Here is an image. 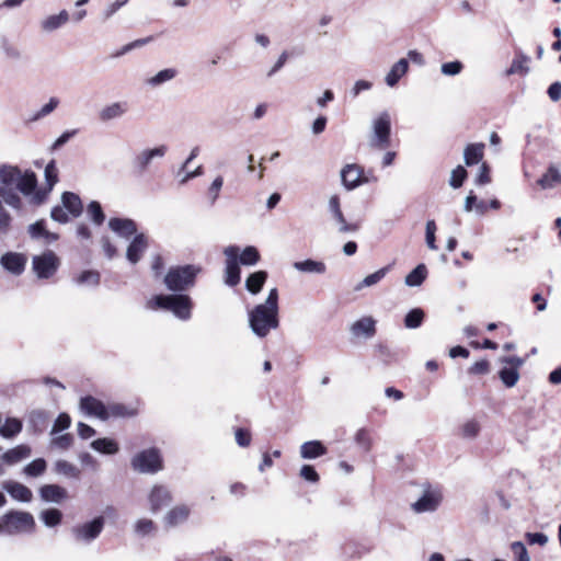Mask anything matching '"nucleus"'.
Here are the masks:
<instances>
[{"instance_id": "obj_54", "label": "nucleus", "mask_w": 561, "mask_h": 561, "mask_svg": "<svg viewBox=\"0 0 561 561\" xmlns=\"http://www.w3.org/2000/svg\"><path fill=\"white\" fill-rule=\"evenodd\" d=\"M71 419L67 413H60L54 422V425L50 431V435H56L61 431H65L70 427Z\"/></svg>"}, {"instance_id": "obj_52", "label": "nucleus", "mask_w": 561, "mask_h": 561, "mask_svg": "<svg viewBox=\"0 0 561 561\" xmlns=\"http://www.w3.org/2000/svg\"><path fill=\"white\" fill-rule=\"evenodd\" d=\"M79 285L98 286L100 284V273L96 271H84L76 279Z\"/></svg>"}, {"instance_id": "obj_34", "label": "nucleus", "mask_w": 561, "mask_h": 561, "mask_svg": "<svg viewBox=\"0 0 561 561\" xmlns=\"http://www.w3.org/2000/svg\"><path fill=\"white\" fill-rule=\"evenodd\" d=\"M37 185V179L34 172L26 171L24 174H20V179L16 184V190L24 195L31 194Z\"/></svg>"}, {"instance_id": "obj_4", "label": "nucleus", "mask_w": 561, "mask_h": 561, "mask_svg": "<svg viewBox=\"0 0 561 561\" xmlns=\"http://www.w3.org/2000/svg\"><path fill=\"white\" fill-rule=\"evenodd\" d=\"M153 302L156 308L170 310L181 320H188L192 316L193 302L187 295H157Z\"/></svg>"}, {"instance_id": "obj_47", "label": "nucleus", "mask_w": 561, "mask_h": 561, "mask_svg": "<svg viewBox=\"0 0 561 561\" xmlns=\"http://www.w3.org/2000/svg\"><path fill=\"white\" fill-rule=\"evenodd\" d=\"M73 444V436L69 433H65L61 435H51L50 447L57 448L59 450H67Z\"/></svg>"}, {"instance_id": "obj_9", "label": "nucleus", "mask_w": 561, "mask_h": 561, "mask_svg": "<svg viewBox=\"0 0 561 561\" xmlns=\"http://www.w3.org/2000/svg\"><path fill=\"white\" fill-rule=\"evenodd\" d=\"M105 519L98 516L94 519L72 527L71 533L78 542L90 543L95 540L104 528Z\"/></svg>"}, {"instance_id": "obj_48", "label": "nucleus", "mask_w": 561, "mask_h": 561, "mask_svg": "<svg viewBox=\"0 0 561 561\" xmlns=\"http://www.w3.org/2000/svg\"><path fill=\"white\" fill-rule=\"evenodd\" d=\"M39 517L47 527H55L60 524L62 514L57 508H48L43 511Z\"/></svg>"}, {"instance_id": "obj_11", "label": "nucleus", "mask_w": 561, "mask_h": 561, "mask_svg": "<svg viewBox=\"0 0 561 561\" xmlns=\"http://www.w3.org/2000/svg\"><path fill=\"white\" fill-rule=\"evenodd\" d=\"M442 493L438 490L427 489L423 495L412 504V508L416 513L434 512L442 502Z\"/></svg>"}, {"instance_id": "obj_29", "label": "nucleus", "mask_w": 561, "mask_h": 561, "mask_svg": "<svg viewBox=\"0 0 561 561\" xmlns=\"http://www.w3.org/2000/svg\"><path fill=\"white\" fill-rule=\"evenodd\" d=\"M21 170L13 165H1L0 167V183L1 187H16L20 179Z\"/></svg>"}, {"instance_id": "obj_64", "label": "nucleus", "mask_w": 561, "mask_h": 561, "mask_svg": "<svg viewBox=\"0 0 561 561\" xmlns=\"http://www.w3.org/2000/svg\"><path fill=\"white\" fill-rule=\"evenodd\" d=\"M300 477L309 482L316 483L319 481V474L316 469L310 465H304L300 469Z\"/></svg>"}, {"instance_id": "obj_8", "label": "nucleus", "mask_w": 561, "mask_h": 561, "mask_svg": "<svg viewBox=\"0 0 561 561\" xmlns=\"http://www.w3.org/2000/svg\"><path fill=\"white\" fill-rule=\"evenodd\" d=\"M58 256L50 250L32 259V267L38 278L47 279L54 276L59 267Z\"/></svg>"}, {"instance_id": "obj_51", "label": "nucleus", "mask_w": 561, "mask_h": 561, "mask_svg": "<svg viewBox=\"0 0 561 561\" xmlns=\"http://www.w3.org/2000/svg\"><path fill=\"white\" fill-rule=\"evenodd\" d=\"M45 181L50 191L54 185L58 182V170L55 160L49 161L45 167Z\"/></svg>"}, {"instance_id": "obj_6", "label": "nucleus", "mask_w": 561, "mask_h": 561, "mask_svg": "<svg viewBox=\"0 0 561 561\" xmlns=\"http://www.w3.org/2000/svg\"><path fill=\"white\" fill-rule=\"evenodd\" d=\"M133 468L141 473H154L162 469V459L157 448L142 450L131 459Z\"/></svg>"}, {"instance_id": "obj_10", "label": "nucleus", "mask_w": 561, "mask_h": 561, "mask_svg": "<svg viewBox=\"0 0 561 561\" xmlns=\"http://www.w3.org/2000/svg\"><path fill=\"white\" fill-rule=\"evenodd\" d=\"M239 251L237 245H229L224 250L226 255L225 283L230 287L240 283Z\"/></svg>"}, {"instance_id": "obj_17", "label": "nucleus", "mask_w": 561, "mask_h": 561, "mask_svg": "<svg viewBox=\"0 0 561 561\" xmlns=\"http://www.w3.org/2000/svg\"><path fill=\"white\" fill-rule=\"evenodd\" d=\"M148 248V239L144 233H138L134 237L126 251V259L136 264L140 261L142 253Z\"/></svg>"}, {"instance_id": "obj_50", "label": "nucleus", "mask_w": 561, "mask_h": 561, "mask_svg": "<svg viewBox=\"0 0 561 561\" xmlns=\"http://www.w3.org/2000/svg\"><path fill=\"white\" fill-rule=\"evenodd\" d=\"M48 415L43 410H35L30 413V423L36 432H42L47 423Z\"/></svg>"}, {"instance_id": "obj_24", "label": "nucleus", "mask_w": 561, "mask_h": 561, "mask_svg": "<svg viewBox=\"0 0 561 561\" xmlns=\"http://www.w3.org/2000/svg\"><path fill=\"white\" fill-rule=\"evenodd\" d=\"M31 453V447L22 444L7 450L4 454H2L1 458L4 463L12 466L22 461L23 459L28 458Z\"/></svg>"}, {"instance_id": "obj_7", "label": "nucleus", "mask_w": 561, "mask_h": 561, "mask_svg": "<svg viewBox=\"0 0 561 561\" xmlns=\"http://www.w3.org/2000/svg\"><path fill=\"white\" fill-rule=\"evenodd\" d=\"M168 151L165 145L154 148H146L139 151L130 161V167L136 175L145 174L154 159L163 158Z\"/></svg>"}, {"instance_id": "obj_63", "label": "nucleus", "mask_w": 561, "mask_h": 561, "mask_svg": "<svg viewBox=\"0 0 561 561\" xmlns=\"http://www.w3.org/2000/svg\"><path fill=\"white\" fill-rule=\"evenodd\" d=\"M45 230H46L45 221L43 219L37 220L36 222L28 226V233L32 239L43 238Z\"/></svg>"}, {"instance_id": "obj_53", "label": "nucleus", "mask_w": 561, "mask_h": 561, "mask_svg": "<svg viewBox=\"0 0 561 561\" xmlns=\"http://www.w3.org/2000/svg\"><path fill=\"white\" fill-rule=\"evenodd\" d=\"M467 174V170L463 167L458 165L451 171L449 185L454 188H459L463 184Z\"/></svg>"}, {"instance_id": "obj_14", "label": "nucleus", "mask_w": 561, "mask_h": 561, "mask_svg": "<svg viewBox=\"0 0 561 561\" xmlns=\"http://www.w3.org/2000/svg\"><path fill=\"white\" fill-rule=\"evenodd\" d=\"M80 409L88 415H94L102 421H106L110 417L107 408L99 399L87 396L80 400Z\"/></svg>"}, {"instance_id": "obj_28", "label": "nucleus", "mask_w": 561, "mask_h": 561, "mask_svg": "<svg viewBox=\"0 0 561 561\" xmlns=\"http://www.w3.org/2000/svg\"><path fill=\"white\" fill-rule=\"evenodd\" d=\"M409 62L405 58L398 60L387 73L385 81L389 87H394L399 80L407 73Z\"/></svg>"}, {"instance_id": "obj_32", "label": "nucleus", "mask_w": 561, "mask_h": 561, "mask_svg": "<svg viewBox=\"0 0 561 561\" xmlns=\"http://www.w3.org/2000/svg\"><path fill=\"white\" fill-rule=\"evenodd\" d=\"M178 76V70L175 68H165L157 72L154 76L148 78L146 80V84L156 88L160 87L163 83L173 80Z\"/></svg>"}, {"instance_id": "obj_5", "label": "nucleus", "mask_w": 561, "mask_h": 561, "mask_svg": "<svg viewBox=\"0 0 561 561\" xmlns=\"http://www.w3.org/2000/svg\"><path fill=\"white\" fill-rule=\"evenodd\" d=\"M390 134L391 117L387 111H383L371 122L369 147L378 150L387 149L390 146Z\"/></svg>"}, {"instance_id": "obj_60", "label": "nucleus", "mask_w": 561, "mask_h": 561, "mask_svg": "<svg viewBox=\"0 0 561 561\" xmlns=\"http://www.w3.org/2000/svg\"><path fill=\"white\" fill-rule=\"evenodd\" d=\"M356 443L365 450L369 451L371 448V438L365 428H360L355 436Z\"/></svg>"}, {"instance_id": "obj_39", "label": "nucleus", "mask_w": 561, "mask_h": 561, "mask_svg": "<svg viewBox=\"0 0 561 561\" xmlns=\"http://www.w3.org/2000/svg\"><path fill=\"white\" fill-rule=\"evenodd\" d=\"M427 274L426 266L424 264H419L414 270H412L407 276H405V285L410 287H416L420 286Z\"/></svg>"}, {"instance_id": "obj_16", "label": "nucleus", "mask_w": 561, "mask_h": 561, "mask_svg": "<svg viewBox=\"0 0 561 561\" xmlns=\"http://www.w3.org/2000/svg\"><path fill=\"white\" fill-rule=\"evenodd\" d=\"M350 331L355 337L370 339L376 334V321L371 317H363L352 323Z\"/></svg>"}, {"instance_id": "obj_44", "label": "nucleus", "mask_w": 561, "mask_h": 561, "mask_svg": "<svg viewBox=\"0 0 561 561\" xmlns=\"http://www.w3.org/2000/svg\"><path fill=\"white\" fill-rule=\"evenodd\" d=\"M46 468H47L46 460L44 458H37V459H34L33 461H31L30 463H27L24 467L23 472L27 477L36 478V477L42 476L46 471Z\"/></svg>"}, {"instance_id": "obj_45", "label": "nucleus", "mask_w": 561, "mask_h": 561, "mask_svg": "<svg viewBox=\"0 0 561 561\" xmlns=\"http://www.w3.org/2000/svg\"><path fill=\"white\" fill-rule=\"evenodd\" d=\"M238 260L242 265H254L260 261V253L255 247L249 245L239 254Z\"/></svg>"}, {"instance_id": "obj_25", "label": "nucleus", "mask_w": 561, "mask_h": 561, "mask_svg": "<svg viewBox=\"0 0 561 561\" xmlns=\"http://www.w3.org/2000/svg\"><path fill=\"white\" fill-rule=\"evenodd\" d=\"M530 57L524 54L522 50L516 51L514 59L508 69H506L505 75H520L526 76L529 72V64Z\"/></svg>"}, {"instance_id": "obj_26", "label": "nucleus", "mask_w": 561, "mask_h": 561, "mask_svg": "<svg viewBox=\"0 0 561 561\" xmlns=\"http://www.w3.org/2000/svg\"><path fill=\"white\" fill-rule=\"evenodd\" d=\"M69 21L67 10H61L58 14L48 15L41 22V28L46 33H51Z\"/></svg>"}, {"instance_id": "obj_18", "label": "nucleus", "mask_w": 561, "mask_h": 561, "mask_svg": "<svg viewBox=\"0 0 561 561\" xmlns=\"http://www.w3.org/2000/svg\"><path fill=\"white\" fill-rule=\"evenodd\" d=\"M108 227L113 232L125 239H128L133 234L136 236L137 232L136 222L129 218H111Z\"/></svg>"}, {"instance_id": "obj_12", "label": "nucleus", "mask_w": 561, "mask_h": 561, "mask_svg": "<svg viewBox=\"0 0 561 561\" xmlns=\"http://www.w3.org/2000/svg\"><path fill=\"white\" fill-rule=\"evenodd\" d=\"M364 170L356 163L346 164L341 170V181L346 190H354L366 180L363 178Z\"/></svg>"}, {"instance_id": "obj_62", "label": "nucleus", "mask_w": 561, "mask_h": 561, "mask_svg": "<svg viewBox=\"0 0 561 561\" xmlns=\"http://www.w3.org/2000/svg\"><path fill=\"white\" fill-rule=\"evenodd\" d=\"M462 69V64L460 61H450L442 65L440 70L445 76H456Z\"/></svg>"}, {"instance_id": "obj_21", "label": "nucleus", "mask_w": 561, "mask_h": 561, "mask_svg": "<svg viewBox=\"0 0 561 561\" xmlns=\"http://www.w3.org/2000/svg\"><path fill=\"white\" fill-rule=\"evenodd\" d=\"M151 512L156 513L160 508L167 506L171 502V494L168 489L157 485L151 490L149 495Z\"/></svg>"}, {"instance_id": "obj_41", "label": "nucleus", "mask_w": 561, "mask_h": 561, "mask_svg": "<svg viewBox=\"0 0 561 561\" xmlns=\"http://www.w3.org/2000/svg\"><path fill=\"white\" fill-rule=\"evenodd\" d=\"M499 377L505 387L512 388L519 380V371L515 367H503L499 371Z\"/></svg>"}, {"instance_id": "obj_27", "label": "nucleus", "mask_w": 561, "mask_h": 561, "mask_svg": "<svg viewBox=\"0 0 561 561\" xmlns=\"http://www.w3.org/2000/svg\"><path fill=\"white\" fill-rule=\"evenodd\" d=\"M325 454L327 448L320 440H309L300 446V456L304 459H316Z\"/></svg>"}, {"instance_id": "obj_15", "label": "nucleus", "mask_w": 561, "mask_h": 561, "mask_svg": "<svg viewBox=\"0 0 561 561\" xmlns=\"http://www.w3.org/2000/svg\"><path fill=\"white\" fill-rule=\"evenodd\" d=\"M329 210L331 211L335 221L340 225V232H354L358 229L355 224H347L341 210L340 198L337 195H332L329 199Z\"/></svg>"}, {"instance_id": "obj_23", "label": "nucleus", "mask_w": 561, "mask_h": 561, "mask_svg": "<svg viewBox=\"0 0 561 561\" xmlns=\"http://www.w3.org/2000/svg\"><path fill=\"white\" fill-rule=\"evenodd\" d=\"M39 495L45 502L61 503L67 499V491L57 484H46L39 489Z\"/></svg>"}, {"instance_id": "obj_42", "label": "nucleus", "mask_w": 561, "mask_h": 561, "mask_svg": "<svg viewBox=\"0 0 561 561\" xmlns=\"http://www.w3.org/2000/svg\"><path fill=\"white\" fill-rule=\"evenodd\" d=\"M389 266L382 267L373 274L367 275L360 283L355 286V290H362L365 287H370L379 283L388 273Z\"/></svg>"}, {"instance_id": "obj_13", "label": "nucleus", "mask_w": 561, "mask_h": 561, "mask_svg": "<svg viewBox=\"0 0 561 561\" xmlns=\"http://www.w3.org/2000/svg\"><path fill=\"white\" fill-rule=\"evenodd\" d=\"M1 266L13 275H21L26 265V256L18 252H7L0 259Z\"/></svg>"}, {"instance_id": "obj_61", "label": "nucleus", "mask_w": 561, "mask_h": 561, "mask_svg": "<svg viewBox=\"0 0 561 561\" xmlns=\"http://www.w3.org/2000/svg\"><path fill=\"white\" fill-rule=\"evenodd\" d=\"M78 129L66 130L62 133L51 145L50 150L55 151L66 145L73 136H76Z\"/></svg>"}, {"instance_id": "obj_33", "label": "nucleus", "mask_w": 561, "mask_h": 561, "mask_svg": "<svg viewBox=\"0 0 561 561\" xmlns=\"http://www.w3.org/2000/svg\"><path fill=\"white\" fill-rule=\"evenodd\" d=\"M267 278L265 271H257L248 276L245 279V288L253 295L259 294Z\"/></svg>"}, {"instance_id": "obj_46", "label": "nucleus", "mask_w": 561, "mask_h": 561, "mask_svg": "<svg viewBox=\"0 0 561 561\" xmlns=\"http://www.w3.org/2000/svg\"><path fill=\"white\" fill-rule=\"evenodd\" d=\"M423 319H424V311L420 308H414L405 314L404 325L408 329H416L422 324Z\"/></svg>"}, {"instance_id": "obj_2", "label": "nucleus", "mask_w": 561, "mask_h": 561, "mask_svg": "<svg viewBox=\"0 0 561 561\" xmlns=\"http://www.w3.org/2000/svg\"><path fill=\"white\" fill-rule=\"evenodd\" d=\"M201 272L202 267L193 264L171 267L164 276V284L171 291H185L194 286Z\"/></svg>"}, {"instance_id": "obj_20", "label": "nucleus", "mask_w": 561, "mask_h": 561, "mask_svg": "<svg viewBox=\"0 0 561 561\" xmlns=\"http://www.w3.org/2000/svg\"><path fill=\"white\" fill-rule=\"evenodd\" d=\"M2 488L16 501L28 503L32 501V491L16 481H5Z\"/></svg>"}, {"instance_id": "obj_36", "label": "nucleus", "mask_w": 561, "mask_h": 561, "mask_svg": "<svg viewBox=\"0 0 561 561\" xmlns=\"http://www.w3.org/2000/svg\"><path fill=\"white\" fill-rule=\"evenodd\" d=\"M188 514L190 510L186 506H175L174 508L168 512V514L164 517V520L169 526H176L186 520Z\"/></svg>"}, {"instance_id": "obj_43", "label": "nucleus", "mask_w": 561, "mask_h": 561, "mask_svg": "<svg viewBox=\"0 0 561 561\" xmlns=\"http://www.w3.org/2000/svg\"><path fill=\"white\" fill-rule=\"evenodd\" d=\"M0 197L12 208H21L22 201L14 187H0Z\"/></svg>"}, {"instance_id": "obj_55", "label": "nucleus", "mask_w": 561, "mask_h": 561, "mask_svg": "<svg viewBox=\"0 0 561 561\" xmlns=\"http://www.w3.org/2000/svg\"><path fill=\"white\" fill-rule=\"evenodd\" d=\"M480 432V424L476 420L467 421L461 427L463 438L473 439Z\"/></svg>"}, {"instance_id": "obj_3", "label": "nucleus", "mask_w": 561, "mask_h": 561, "mask_svg": "<svg viewBox=\"0 0 561 561\" xmlns=\"http://www.w3.org/2000/svg\"><path fill=\"white\" fill-rule=\"evenodd\" d=\"M35 528V520L31 513L11 511L0 518V534L15 535L31 533Z\"/></svg>"}, {"instance_id": "obj_59", "label": "nucleus", "mask_w": 561, "mask_h": 561, "mask_svg": "<svg viewBox=\"0 0 561 561\" xmlns=\"http://www.w3.org/2000/svg\"><path fill=\"white\" fill-rule=\"evenodd\" d=\"M50 218L59 224H67L69 221V213L62 207V205H57L53 207Z\"/></svg>"}, {"instance_id": "obj_35", "label": "nucleus", "mask_w": 561, "mask_h": 561, "mask_svg": "<svg viewBox=\"0 0 561 561\" xmlns=\"http://www.w3.org/2000/svg\"><path fill=\"white\" fill-rule=\"evenodd\" d=\"M537 183L543 190L552 188L561 183V173L556 167L551 165Z\"/></svg>"}, {"instance_id": "obj_38", "label": "nucleus", "mask_w": 561, "mask_h": 561, "mask_svg": "<svg viewBox=\"0 0 561 561\" xmlns=\"http://www.w3.org/2000/svg\"><path fill=\"white\" fill-rule=\"evenodd\" d=\"M22 422L15 417H8L5 423L0 426V435L3 438H12L22 431Z\"/></svg>"}, {"instance_id": "obj_40", "label": "nucleus", "mask_w": 561, "mask_h": 561, "mask_svg": "<svg viewBox=\"0 0 561 561\" xmlns=\"http://www.w3.org/2000/svg\"><path fill=\"white\" fill-rule=\"evenodd\" d=\"M91 447L102 454L113 455L118 451V445L111 438H98L91 443Z\"/></svg>"}, {"instance_id": "obj_1", "label": "nucleus", "mask_w": 561, "mask_h": 561, "mask_svg": "<svg viewBox=\"0 0 561 561\" xmlns=\"http://www.w3.org/2000/svg\"><path fill=\"white\" fill-rule=\"evenodd\" d=\"M278 320V291L272 288L263 304L256 305L249 312V327L253 334L265 337L271 330L277 329Z\"/></svg>"}, {"instance_id": "obj_22", "label": "nucleus", "mask_w": 561, "mask_h": 561, "mask_svg": "<svg viewBox=\"0 0 561 561\" xmlns=\"http://www.w3.org/2000/svg\"><path fill=\"white\" fill-rule=\"evenodd\" d=\"M61 205L73 218L82 214L83 205L78 194L72 192H64L61 194Z\"/></svg>"}, {"instance_id": "obj_19", "label": "nucleus", "mask_w": 561, "mask_h": 561, "mask_svg": "<svg viewBox=\"0 0 561 561\" xmlns=\"http://www.w3.org/2000/svg\"><path fill=\"white\" fill-rule=\"evenodd\" d=\"M128 112L127 102H113L104 106L99 112V119L103 123H107L113 119L123 117Z\"/></svg>"}, {"instance_id": "obj_58", "label": "nucleus", "mask_w": 561, "mask_h": 561, "mask_svg": "<svg viewBox=\"0 0 561 561\" xmlns=\"http://www.w3.org/2000/svg\"><path fill=\"white\" fill-rule=\"evenodd\" d=\"M129 0H115L114 2L106 5L102 12V19L107 21L111 19L122 7H124Z\"/></svg>"}, {"instance_id": "obj_31", "label": "nucleus", "mask_w": 561, "mask_h": 561, "mask_svg": "<svg viewBox=\"0 0 561 561\" xmlns=\"http://www.w3.org/2000/svg\"><path fill=\"white\" fill-rule=\"evenodd\" d=\"M484 144H470L463 150V160L467 165L479 163L483 158Z\"/></svg>"}, {"instance_id": "obj_56", "label": "nucleus", "mask_w": 561, "mask_h": 561, "mask_svg": "<svg viewBox=\"0 0 561 561\" xmlns=\"http://www.w3.org/2000/svg\"><path fill=\"white\" fill-rule=\"evenodd\" d=\"M58 104L59 100L57 98H50L48 103H46L36 114H34L31 121H38L39 118L47 116L58 106Z\"/></svg>"}, {"instance_id": "obj_30", "label": "nucleus", "mask_w": 561, "mask_h": 561, "mask_svg": "<svg viewBox=\"0 0 561 561\" xmlns=\"http://www.w3.org/2000/svg\"><path fill=\"white\" fill-rule=\"evenodd\" d=\"M294 268L301 273L309 274H324L327 271V266L321 261H314L311 259L305 261H298L293 264Z\"/></svg>"}, {"instance_id": "obj_57", "label": "nucleus", "mask_w": 561, "mask_h": 561, "mask_svg": "<svg viewBox=\"0 0 561 561\" xmlns=\"http://www.w3.org/2000/svg\"><path fill=\"white\" fill-rule=\"evenodd\" d=\"M511 549L516 558V561H530L528 551L522 541H514Z\"/></svg>"}, {"instance_id": "obj_37", "label": "nucleus", "mask_w": 561, "mask_h": 561, "mask_svg": "<svg viewBox=\"0 0 561 561\" xmlns=\"http://www.w3.org/2000/svg\"><path fill=\"white\" fill-rule=\"evenodd\" d=\"M55 472L67 478L79 479L81 470L67 460H57L55 462Z\"/></svg>"}, {"instance_id": "obj_49", "label": "nucleus", "mask_w": 561, "mask_h": 561, "mask_svg": "<svg viewBox=\"0 0 561 561\" xmlns=\"http://www.w3.org/2000/svg\"><path fill=\"white\" fill-rule=\"evenodd\" d=\"M88 215L90 216L91 220L100 226L105 220V215L103 213V209L101 207V204L96 201L90 202L87 208Z\"/></svg>"}]
</instances>
